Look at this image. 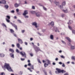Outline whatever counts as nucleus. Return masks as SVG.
Returning a JSON list of instances; mask_svg holds the SVG:
<instances>
[{"instance_id": "33", "label": "nucleus", "mask_w": 75, "mask_h": 75, "mask_svg": "<svg viewBox=\"0 0 75 75\" xmlns=\"http://www.w3.org/2000/svg\"><path fill=\"white\" fill-rule=\"evenodd\" d=\"M16 46L18 48H20V44H19V43L17 44Z\"/></svg>"}, {"instance_id": "7", "label": "nucleus", "mask_w": 75, "mask_h": 75, "mask_svg": "<svg viewBox=\"0 0 75 75\" xmlns=\"http://www.w3.org/2000/svg\"><path fill=\"white\" fill-rule=\"evenodd\" d=\"M53 29L55 30L56 33H58V32L59 33V31L58 30V28H57L56 27L54 26L53 28Z\"/></svg>"}, {"instance_id": "22", "label": "nucleus", "mask_w": 75, "mask_h": 75, "mask_svg": "<svg viewBox=\"0 0 75 75\" xmlns=\"http://www.w3.org/2000/svg\"><path fill=\"white\" fill-rule=\"evenodd\" d=\"M50 24L52 26V27H53L54 25V23L53 22H51V23Z\"/></svg>"}, {"instance_id": "15", "label": "nucleus", "mask_w": 75, "mask_h": 75, "mask_svg": "<svg viewBox=\"0 0 75 75\" xmlns=\"http://www.w3.org/2000/svg\"><path fill=\"white\" fill-rule=\"evenodd\" d=\"M54 3L55 4H56V5H57V6H58V5H59V2H57L56 1H54Z\"/></svg>"}, {"instance_id": "40", "label": "nucleus", "mask_w": 75, "mask_h": 75, "mask_svg": "<svg viewBox=\"0 0 75 75\" xmlns=\"http://www.w3.org/2000/svg\"><path fill=\"white\" fill-rule=\"evenodd\" d=\"M28 70H29L30 72H33V71L31 70V68H28Z\"/></svg>"}, {"instance_id": "25", "label": "nucleus", "mask_w": 75, "mask_h": 75, "mask_svg": "<svg viewBox=\"0 0 75 75\" xmlns=\"http://www.w3.org/2000/svg\"><path fill=\"white\" fill-rule=\"evenodd\" d=\"M62 12H64V13H68V11L66 9L65 10H62Z\"/></svg>"}, {"instance_id": "1", "label": "nucleus", "mask_w": 75, "mask_h": 75, "mask_svg": "<svg viewBox=\"0 0 75 75\" xmlns=\"http://www.w3.org/2000/svg\"><path fill=\"white\" fill-rule=\"evenodd\" d=\"M4 67L5 68H6L8 71H9V72H13V70L11 69V67H10L9 64L5 63L4 65Z\"/></svg>"}, {"instance_id": "28", "label": "nucleus", "mask_w": 75, "mask_h": 75, "mask_svg": "<svg viewBox=\"0 0 75 75\" xmlns=\"http://www.w3.org/2000/svg\"><path fill=\"white\" fill-rule=\"evenodd\" d=\"M47 64H49L50 65V64H51V62H50V61L48 59H47Z\"/></svg>"}, {"instance_id": "16", "label": "nucleus", "mask_w": 75, "mask_h": 75, "mask_svg": "<svg viewBox=\"0 0 75 75\" xmlns=\"http://www.w3.org/2000/svg\"><path fill=\"white\" fill-rule=\"evenodd\" d=\"M72 23H73V21H72L70 20L67 23V24L69 25H70V24H72Z\"/></svg>"}, {"instance_id": "20", "label": "nucleus", "mask_w": 75, "mask_h": 75, "mask_svg": "<svg viewBox=\"0 0 75 75\" xmlns=\"http://www.w3.org/2000/svg\"><path fill=\"white\" fill-rule=\"evenodd\" d=\"M9 51H10V52H11L12 53H13L14 52V50L12 49H10L9 50Z\"/></svg>"}, {"instance_id": "19", "label": "nucleus", "mask_w": 75, "mask_h": 75, "mask_svg": "<svg viewBox=\"0 0 75 75\" xmlns=\"http://www.w3.org/2000/svg\"><path fill=\"white\" fill-rule=\"evenodd\" d=\"M49 64H48V63H47V64L46 63H45L44 64V66L45 68H46V67H47V66H48Z\"/></svg>"}, {"instance_id": "12", "label": "nucleus", "mask_w": 75, "mask_h": 75, "mask_svg": "<svg viewBox=\"0 0 75 75\" xmlns=\"http://www.w3.org/2000/svg\"><path fill=\"white\" fill-rule=\"evenodd\" d=\"M66 39H67L69 42H72V41L71 40V39H70L68 37H66Z\"/></svg>"}, {"instance_id": "23", "label": "nucleus", "mask_w": 75, "mask_h": 75, "mask_svg": "<svg viewBox=\"0 0 75 75\" xmlns=\"http://www.w3.org/2000/svg\"><path fill=\"white\" fill-rule=\"evenodd\" d=\"M10 31L11 33H13V34H14V30H13V29H10Z\"/></svg>"}, {"instance_id": "3", "label": "nucleus", "mask_w": 75, "mask_h": 75, "mask_svg": "<svg viewBox=\"0 0 75 75\" xmlns=\"http://www.w3.org/2000/svg\"><path fill=\"white\" fill-rule=\"evenodd\" d=\"M56 70L57 71H55V73L57 74H58L59 73L60 74L61 72H62V74H63V73H65V72H66V71H65L64 70H61V69H58V68L56 69Z\"/></svg>"}, {"instance_id": "32", "label": "nucleus", "mask_w": 75, "mask_h": 75, "mask_svg": "<svg viewBox=\"0 0 75 75\" xmlns=\"http://www.w3.org/2000/svg\"><path fill=\"white\" fill-rule=\"evenodd\" d=\"M71 59L74 60L75 61V56H72L71 57Z\"/></svg>"}, {"instance_id": "59", "label": "nucleus", "mask_w": 75, "mask_h": 75, "mask_svg": "<svg viewBox=\"0 0 75 75\" xmlns=\"http://www.w3.org/2000/svg\"><path fill=\"white\" fill-rule=\"evenodd\" d=\"M24 32H25V30H22V33H24Z\"/></svg>"}, {"instance_id": "13", "label": "nucleus", "mask_w": 75, "mask_h": 75, "mask_svg": "<svg viewBox=\"0 0 75 75\" xmlns=\"http://www.w3.org/2000/svg\"><path fill=\"white\" fill-rule=\"evenodd\" d=\"M18 42H19V43H20L21 44H22L23 43V41L21 39L19 38L18 39Z\"/></svg>"}, {"instance_id": "55", "label": "nucleus", "mask_w": 75, "mask_h": 75, "mask_svg": "<svg viewBox=\"0 0 75 75\" xmlns=\"http://www.w3.org/2000/svg\"><path fill=\"white\" fill-rule=\"evenodd\" d=\"M61 58H65V57H64V56H63V55L61 56Z\"/></svg>"}, {"instance_id": "51", "label": "nucleus", "mask_w": 75, "mask_h": 75, "mask_svg": "<svg viewBox=\"0 0 75 75\" xmlns=\"http://www.w3.org/2000/svg\"><path fill=\"white\" fill-rule=\"evenodd\" d=\"M13 35L15 37H17V35L15 34L14 33H13Z\"/></svg>"}, {"instance_id": "6", "label": "nucleus", "mask_w": 75, "mask_h": 75, "mask_svg": "<svg viewBox=\"0 0 75 75\" xmlns=\"http://www.w3.org/2000/svg\"><path fill=\"white\" fill-rule=\"evenodd\" d=\"M10 24H11L12 25V26H13V27H14L16 30H18L17 26V25H15V24H14L12 23H11V22L10 23Z\"/></svg>"}, {"instance_id": "45", "label": "nucleus", "mask_w": 75, "mask_h": 75, "mask_svg": "<svg viewBox=\"0 0 75 75\" xmlns=\"http://www.w3.org/2000/svg\"><path fill=\"white\" fill-rule=\"evenodd\" d=\"M15 11H14V10H13L12 11H11V13H14Z\"/></svg>"}, {"instance_id": "38", "label": "nucleus", "mask_w": 75, "mask_h": 75, "mask_svg": "<svg viewBox=\"0 0 75 75\" xmlns=\"http://www.w3.org/2000/svg\"><path fill=\"white\" fill-rule=\"evenodd\" d=\"M30 13H31L32 14H34L35 13V12L34 11H30Z\"/></svg>"}, {"instance_id": "52", "label": "nucleus", "mask_w": 75, "mask_h": 75, "mask_svg": "<svg viewBox=\"0 0 75 75\" xmlns=\"http://www.w3.org/2000/svg\"><path fill=\"white\" fill-rule=\"evenodd\" d=\"M16 11L17 13H18V12L19 11V9H16Z\"/></svg>"}, {"instance_id": "43", "label": "nucleus", "mask_w": 75, "mask_h": 75, "mask_svg": "<svg viewBox=\"0 0 75 75\" xmlns=\"http://www.w3.org/2000/svg\"><path fill=\"white\" fill-rule=\"evenodd\" d=\"M68 27H69V29H70V30H72V28H71V26H70V25H69Z\"/></svg>"}, {"instance_id": "49", "label": "nucleus", "mask_w": 75, "mask_h": 75, "mask_svg": "<svg viewBox=\"0 0 75 75\" xmlns=\"http://www.w3.org/2000/svg\"><path fill=\"white\" fill-rule=\"evenodd\" d=\"M38 62L39 63H40V64H41V61H40V59L38 60Z\"/></svg>"}, {"instance_id": "57", "label": "nucleus", "mask_w": 75, "mask_h": 75, "mask_svg": "<svg viewBox=\"0 0 75 75\" xmlns=\"http://www.w3.org/2000/svg\"><path fill=\"white\" fill-rule=\"evenodd\" d=\"M28 66H31V63H29L28 64Z\"/></svg>"}, {"instance_id": "60", "label": "nucleus", "mask_w": 75, "mask_h": 75, "mask_svg": "<svg viewBox=\"0 0 75 75\" xmlns=\"http://www.w3.org/2000/svg\"><path fill=\"white\" fill-rule=\"evenodd\" d=\"M19 74L21 75H22V74H23V73H22V72H21V71H20V72Z\"/></svg>"}, {"instance_id": "56", "label": "nucleus", "mask_w": 75, "mask_h": 75, "mask_svg": "<svg viewBox=\"0 0 75 75\" xmlns=\"http://www.w3.org/2000/svg\"><path fill=\"white\" fill-rule=\"evenodd\" d=\"M59 64H60V65H62V62H59Z\"/></svg>"}, {"instance_id": "27", "label": "nucleus", "mask_w": 75, "mask_h": 75, "mask_svg": "<svg viewBox=\"0 0 75 75\" xmlns=\"http://www.w3.org/2000/svg\"><path fill=\"white\" fill-rule=\"evenodd\" d=\"M23 16H24V17L25 18H28V17H29V16H28V15H23Z\"/></svg>"}, {"instance_id": "10", "label": "nucleus", "mask_w": 75, "mask_h": 75, "mask_svg": "<svg viewBox=\"0 0 75 75\" xmlns=\"http://www.w3.org/2000/svg\"><path fill=\"white\" fill-rule=\"evenodd\" d=\"M36 16L38 17H41V13L40 12H37L36 13Z\"/></svg>"}, {"instance_id": "34", "label": "nucleus", "mask_w": 75, "mask_h": 75, "mask_svg": "<svg viewBox=\"0 0 75 75\" xmlns=\"http://www.w3.org/2000/svg\"><path fill=\"white\" fill-rule=\"evenodd\" d=\"M17 21H18V23H22V22L20 20H18Z\"/></svg>"}, {"instance_id": "58", "label": "nucleus", "mask_w": 75, "mask_h": 75, "mask_svg": "<svg viewBox=\"0 0 75 75\" xmlns=\"http://www.w3.org/2000/svg\"><path fill=\"white\" fill-rule=\"evenodd\" d=\"M25 44L26 45H28V43L26 42H25Z\"/></svg>"}, {"instance_id": "48", "label": "nucleus", "mask_w": 75, "mask_h": 75, "mask_svg": "<svg viewBox=\"0 0 75 75\" xmlns=\"http://www.w3.org/2000/svg\"><path fill=\"white\" fill-rule=\"evenodd\" d=\"M42 31L43 33H44V32H45V29H42Z\"/></svg>"}, {"instance_id": "36", "label": "nucleus", "mask_w": 75, "mask_h": 75, "mask_svg": "<svg viewBox=\"0 0 75 75\" xmlns=\"http://www.w3.org/2000/svg\"><path fill=\"white\" fill-rule=\"evenodd\" d=\"M43 9L44 10H45V11H47V8H45L44 6H43Z\"/></svg>"}, {"instance_id": "53", "label": "nucleus", "mask_w": 75, "mask_h": 75, "mask_svg": "<svg viewBox=\"0 0 75 75\" xmlns=\"http://www.w3.org/2000/svg\"><path fill=\"white\" fill-rule=\"evenodd\" d=\"M5 75V73H4V72H3L1 73V75Z\"/></svg>"}, {"instance_id": "24", "label": "nucleus", "mask_w": 75, "mask_h": 75, "mask_svg": "<svg viewBox=\"0 0 75 75\" xmlns=\"http://www.w3.org/2000/svg\"><path fill=\"white\" fill-rule=\"evenodd\" d=\"M9 20V19H7V18L6 19V22L7 23H9L10 24V23L11 22H10V20Z\"/></svg>"}, {"instance_id": "47", "label": "nucleus", "mask_w": 75, "mask_h": 75, "mask_svg": "<svg viewBox=\"0 0 75 75\" xmlns=\"http://www.w3.org/2000/svg\"><path fill=\"white\" fill-rule=\"evenodd\" d=\"M44 73L45 75H47V72L44 71Z\"/></svg>"}, {"instance_id": "41", "label": "nucleus", "mask_w": 75, "mask_h": 75, "mask_svg": "<svg viewBox=\"0 0 75 75\" xmlns=\"http://www.w3.org/2000/svg\"><path fill=\"white\" fill-rule=\"evenodd\" d=\"M21 61H24V60H25V58H21Z\"/></svg>"}, {"instance_id": "30", "label": "nucleus", "mask_w": 75, "mask_h": 75, "mask_svg": "<svg viewBox=\"0 0 75 75\" xmlns=\"http://www.w3.org/2000/svg\"><path fill=\"white\" fill-rule=\"evenodd\" d=\"M70 43V42H68L67 43V45H69V46H71V44Z\"/></svg>"}, {"instance_id": "63", "label": "nucleus", "mask_w": 75, "mask_h": 75, "mask_svg": "<svg viewBox=\"0 0 75 75\" xmlns=\"http://www.w3.org/2000/svg\"><path fill=\"white\" fill-rule=\"evenodd\" d=\"M30 40L31 41H33V38H30Z\"/></svg>"}, {"instance_id": "46", "label": "nucleus", "mask_w": 75, "mask_h": 75, "mask_svg": "<svg viewBox=\"0 0 75 75\" xmlns=\"http://www.w3.org/2000/svg\"><path fill=\"white\" fill-rule=\"evenodd\" d=\"M52 71L51 70H50L49 71V74H50V75H52Z\"/></svg>"}, {"instance_id": "61", "label": "nucleus", "mask_w": 75, "mask_h": 75, "mask_svg": "<svg viewBox=\"0 0 75 75\" xmlns=\"http://www.w3.org/2000/svg\"><path fill=\"white\" fill-rule=\"evenodd\" d=\"M55 61H57L58 60V58H57L55 59Z\"/></svg>"}, {"instance_id": "39", "label": "nucleus", "mask_w": 75, "mask_h": 75, "mask_svg": "<svg viewBox=\"0 0 75 75\" xmlns=\"http://www.w3.org/2000/svg\"><path fill=\"white\" fill-rule=\"evenodd\" d=\"M37 34H38V35H40V36H41V35H42V34L40 33H39L37 32Z\"/></svg>"}, {"instance_id": "64", "label": "nucleus", "mask_w": 75, "mask_h": 75, "mask_svg": "<svg viewBox=\"0 0 75 75\" xmlns=\"http://www.w3.org/2000/svg\"><path fill=\"white\" fill-rule=\"evenodd\" d=\"M64 75H69V74H68L67 73H66L64 74Z\"/></svg>"}, {"instance_id": "26", "label": "nucleus", "mask_w": 75, "mask_h": 75, "mask_svg": "<svg viewBox=\"0 0 75 75\" xmlns=\"http://www.w3.org/2000/svg\"><path fill=\"white\" fill-rule=\"evenodd\" d=\"M5 56V55H4V54H0V56L1 57H4Z\"/></svg>"}, {"instance_id": "31", "label": "nucleus", "mask_w": 75, "mask_h": 75, "mask_svg": "<svg viewBox=\"0 0 75 75\" xmlns=\"http://www.w3.org/2000/svg\"><path fill=\"white\" fill-rule=\"evenodd\" d=\"M5 8H6V9H8V6L7 5H5L4 6Z\"/></svg>"}, {"instance_id": "54", "label": "nucleus", "mask_w": 75, "mask_h": 75, "mask_svg": "<svg viewBox=\"0 0 75 75\" xmlns=\"http://www.w3.org/2000/svg\"><path fill=\"white\" fill-rule=\"evenodd\" d=\"M62 67H65V64H63L62 65Z\"/></svg>"}, {"instance_id": "44", "label": "nucleus", "mask_w": 75, "mask_h": 75, "mask_svg": "<svg viewBox=\"0 0 75 75\" xmlns=\"http://www.w3.org/2000/svg\"><path fill=\"white\" fill-rule=\"evenodd\" d=\"M62 42L64 44H66V43L63 40H62Z\"/></svg>"}, {"instance_id": "21", "label": "nucleus", "mask_w": 75, "mask_h": 75, "mask_svg": "<svg viewBox=\"0 0 75 75\" xmlns=\"http://www.w3.org/2000/svg\"><path fill=\"white\" fill-rule=\"evenodd\" d=\"M75 46H72V45L71 46V50H74V49H75Z\"/></svg>"}, {"instance_id": "2", "label": "nucleus", "mask_w": 75, "mask_h": 75, "mask_svg": "<svg viewBox=\"0 0 75 75\" xmlns=\"http://www.w3.org/2000/svg\"><path fill=\"white\" fill-rule=\"evenodd\" d=\"M33 48L35 51L36 53H38V52L40 51V52H42V51L40 49L39 47L36 46V45L33 46Z\"/></svg>"}, {"instance_id": "9", "label": "nucleus", "mask_w": 75, "mask_h": 75, "mask_svg": "<svg viewBox=\"0 0 75 75\" xmlns=\"http://www.w3.org/2000/svg\"><path fill=\"white\" fill-rule=\"evenodd\" d=\"M0 4H6V1L5 0H2L1 1H0Z\"/></svg>"}, {"instance_id": "35", "label": "nucleus", "mask_w": 75, "mask_h": 75, "mask_svg": "<svg viewBox=\"0 0 75 75\" xmlns=\"http://www.w3.org/2000/svg\"><path fill=\"white\" fill-rule=\"evenodd\" d=\"M6 17L8 19H10V16H6Z\"/></svg>"}, {"instance_id": "42", "label": "nucleus", "mask_w": 75, "mask_h": 75, "mask_svg": "<svg viewBox=\"0 0 75 75\" xmlns=\"http://www.w3.org/2000/svg\"><path fill=\"white\" fill-rule=\"evenodd\" d=\"M16 52H17V53H19L20 52V51H19V50H18V49H16Z\"/></svg>"}, {"instance_id": "62", "label": "nucleus", "mask_w": 75, "mask_h": 75, "mask_svg": "<svg viewBox=\"0 0 75 75\" xmlns=\"http://www.w3.org/2000/svg\"><path fill=\"white\" fill-rule=\"evenodd\" d=\"M17 14H18V15H21V13H20L17 12Z\"/></svg>"}, {"instance_id": "11", "label": "nucleus", "mask_w": 75, "mask_h": 75, "mask_svg": "<svg viewBox=\"0 0 75 75\" xmlns=\"http://www.w3.org/2000/svg\"><path fill=\"white\" fill-rule=\"evenodd\" d=\"M28 14V11L25 10L24 11V13H23V15H27Z\"/></svg>"}, {"instance_id": "37", "label": "nucleus", "mask_w": 75, "mask_h": 75, "mask_svg": "<svg viewBox=\"0 0 75 75\" xmlns=\"http://www.w3.org/2000/svg\"><path fill=\"white\" fill-rule=\"evenodd\" d=\"M2 25H3V26H4V27H5L6 28H7V26H6V25H5V24H4V23H3L2 24Z\"/></svg>"}, {"instance_id": "8", "label": "nucleus", "mask_w": 75, "mask_h": 75, "mask_svg": "<svg viewBox=\"0 0 75 75\" xmlns=\"http://www.w3.org/2000/svg\"><path fill=\"white\" fill-rule=\"evenodd\" d=\"M32 25H34L36 28H38V26H37V23L36 22H33L32 24Z\"/></svg>"}, {"instance_id": "17", "label": "nucleus", "mask_w": 75, "mask_h": 75, "mask_svg": "<svg viewBox=\"0 0 75 75\" xmlns=\"http://www.w3.org/2000/svg\"><path fill=\"white\" fill-rule=\"evenodd\" d=\"M50 38L51 40H54V35H51L50 36Z\"/></svg>"}, {"instance_id": "50", "label": "nucleus", "mask_w": 75, "mask_h": 75, "mask_svg": "<svg viewBox=\"0 0 75 75\" xmlns=\"http://www.w3.org/2000/svg\"><path fill=\"white\" fill-rule=\"evenodd\" d=\"M32 9H33V10H34L35 9V6H33L32 7Z\"/></svg>"}, {"instance_id": "29", "label": "nucleus", "mask_w": 75, "mask_h": 75, "mask_svg": "<svg viewBox=\"0 0 75 75\" xmlns=\"http://www.w3.org/2000/svg\"><path fill=\"white\" fill-rule=\"evenodd\" d=\"M30 67V69H34V66L33 65H31Z\"/></svg>"}, {"instance_id": "18", "label": "nucleus", "mask_w": 75, "mask_h": 75, "mask_svg": "<svg viewBox=\"0 0 75 75\" xmlns=\"http://www.w3.org/2000/svg\"><path fill=\"white\" fill-rule=\"evenodd\" d=\"M14 6L15 7H16V8H17L18 7H19L20 6V4H14Z\"/></svg>"}, {"instance_id": "4", "label": "nucleus", "mask_w": 75, "mask_h": 75, "mask_svg": "<svg viewBox=\"0 0 75 75\" xmlns=\"http://www.w3.org/2000/svg\"><path fill=\"white\" fill-rule=\"evenodd\" d=\"M66 4L65 1H64L62 3V4L60 5V6H59V7L61 9V10H62L63 8H64V7H63V6H65Z\"/></svg>"}, {"instance_id": "5", "label": "nucleus", "mask_w": 75, "mask_h": 75, "mask_svg": "<svg viewBox=\"0 0 75 75\" xmlns=\"http://www.w3.org/2000/svg\"><path fill=\"white\" fill-rule=\"evenodd\" d=\"M20 54L22 55V56L24 58H26L27 57H26V54L24 52H23V53L22 52H20Z\"/></svg>"}, {"instance_id": "14", "label": "nucleus", "mask_w": 75, "mask_h": 75, "mask_svg": "<svg viewBox=\"0 0 75 75\" xmlns=\"http://www.w3.org/2000/svg\"><path fill=\"white\" fill-rule=\"evenodd\" d=\"M10 57H11V58H14V54H13V53H11L10 54Z\"/></svg>"}]
</instances>
